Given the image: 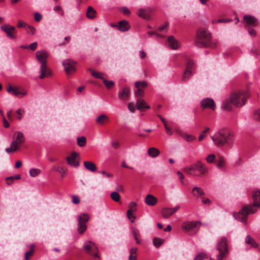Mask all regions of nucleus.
<instances>
[{
	"instance_id": "f257e3e1",
	"label": "nucleus",
	"mask_w": 260,
	"mask_h": 260,
	"mask_svg": "<svg viewBox=\"0 0 260 260\" xmlns=\"http://www.w3.org/2000/svg\"><path fill=\"white\" fill-rule=\"evenodd\" d=\"M253 204L243 206L239 212L234 213L233 215L238 220L245 224L247 223V219L249 214H254L257 211V208L260 207V191L255 190L253 192Z\"/></svg>"
},
{
	"instance_id": "f03ea898",
	"label": "nucleus",
	"mask_w": 260,
	"mask_h": 260,
	"mask_svg": "<svg viewBox=\"0 0 260 260\" xmlns=\"http://www.w3.org/2000/svg\"><path fill=\"white\" fill-rule=\"evenodd\" d=\"M248 94L244 91L232 93L230 99L225 100L222 103V108L226 111L232 110V105L240 107L245 104Z\"/></svg>"
},
{
	"instance_id": "7ed1b4c3",
	"label": "nucleus",
	"mask_w": 260,
	"mask_h": 260,
	"mask_svg": "<svg viewBox=\"0 0 260 260\" xmlns=\"http://www.w3.org/2000/svg\"><path fill=\"white\" fill-rule=\"evenodd\" d=\"M211 139L218 147H222L225 145H231L234 140V134L230 129L224 128L220 129Z\"/></svg>"
},
{
	"instance_id": "20e7f679",
	"label": "nucleus",
	"mask_w": 260,
	"mask_h": 260,
	"mask_svg": "<svg viewBox=\"0 0 260 260\" xmlns=\"http://www.w3.org/2000/svg\"><path fill=\"white\" fill-rule=\"evenodd\" d=\"M195 44L199 47H209L214 48L216 46L215 42L212 41L211 35L206 29L201 28L197 32Z\"/></svg>"
},
{
	"instance_id": "39448f33",
	"label": "nucleus",
	"mask_w": 260,
	"mask_h": 260,
	"mask_svg": "<svg viewBox=\"0 0 260 260\" xmlns=\"http://www.w3.org/2000/svg\"><path fill=\"white\" fill-rule=\"evenodd\" d=\"M25 142L24 134L20 131H16L13 136V141L11 142L10 147L7 148L5 151L8 154H12L17 150H20L21 146Z\"/></svg>"
},
{
	"instance_id": "423d86ee",
	"label": "nucleus",
	"mask_w": 260,
	"mask_h": 260,
	"mask_svg": "<svg viewBox=\"0 0 260 260\" xmlns=\"http://www.w3.org/2000/svg\"><path fill=\"white\" fill-rule=\"evenodd\" d=\"M216 250L219 252L217 260H223L229 254L228 239L225 237H222L216 246Z\"/></svg>"
},
{
	"instance_id": "0eeeda50",
	"label": "nucleus",
	"mask_w": 260,
	"mask_h": 260,
	"mask_svg": "<svg viewBox=\"0 0 260 260\" xmlns=\"http://www.w3.org/2000/svg\"><path fill=\"white\" fill-rule=\"evenodd\" d=\"M200 224L198 221H185L182 223V229L184 232L193 235L198 232Z\"/></svg>"
},
{
	"instance_id": "6e6552de",
	"label": "nucleus",
	"mask_w": 260,
	"mask_h": 260,
	"mask_svg": "<svg viewBox=\"0 0 260 260\" xmlns=\"http://www.w3.org/2000/svg\"><path fill=\"white\" fill-rule=\"evenodd\" d=\"M83 248L87 254L92 255L95 258H100L98 247L92 241L90 240L86 241L83 244Z\"/></svg>"
},
{
	"instance_id": "1a4fd4ad",
	"label": "nucleus",
	"mask_w": 260,
	"mask_h": 260,
	"mask_svg": "<svg viewBox=\"0 0 260 260\" xmlns=\"http://www.w3.org/2000/svg\"><path fill=\"white\" fill-rule=\"evenodd\" d=\"M89 219V216L86 213H81L78 219V232L82 234L87 229L86 223Z\"/></svg>"
},
{
	"instance_id": "9d476101",
	"label": "nucleus",
	"mask_w": 260,
	"mask_h": 260,
	"mask_svg": "<svg viewBox=\"0 0 260 260\" xmlns=\"http://www.w3.org/2000/svg\"><path fill=\"white\" fill-rule=\"evenodd\" d=\"M194 172L197 171L199 174L196 176L199 177H204L207 176L209 173V169L206 164L203 163L201 160H198L193 164Z\"/></svg>"
},
{
	"instance_id": "9b49d317",
	"label": "nucleus",
	"mask_w": 260,
	"mask_h": 260,
	"mask_svg": "<svg viewBox=\"0 0 260 260\" xmlns=\"http://www.w3.org/2000/svg\"><path fill=\"white\" fill-rule=\"evenodd\" d=\"M76 62H75L70 59L64 60L62 62V65L64 68L66 73L69 75L71 73L76 72Z\"/></svg>"
},
{
	"instance_id": "f8f14e48",
	"label": "nucleus",
	"mask_w": 260,
	"mask_h": 260,
	"mask_svg": "<svg viewBox=\"0 0 260 260\" xmlns=\"http://www.w3.org/2000/svg\"><path fill=\"white\" fill-rule=\"evenodd\" d=\"M153 9L150 8H141L138 10L137 15L145 20H150L153 13Z\"/></svg>"
},
{
	"instance_id": "ddd939ff",
	"label": "nucleus",
	"mask_w": 260,
	"mask_h": 260,
	"mask_svg": "<svg viewBox=\"0 0 260 260\" xmlns=\"http://www.w3.org/2000/svg\"><path fill=\"white\" fill-rule=\"evenodd\" d=\"M7 91L8 92L15 96H19L20 98H22L27 94V91L25 89H21V90H20L18 87L13 86L10 84L7 86Z\"/></svg>"
},
{
	"instance_id": "4468645a",
	"label": "nucleus",
	"mask_w": 260,
	"mask_h": 260,
	"mask_svg": "<svg viewBox=\"0 0 260 260\" xmlns=\"http://www.w3.org/2000/svg\"><path fill=\"white\" fill-rule=\"evenodd\" d=\"M1 28L6 34L9 38L11 39H15L16 38L15 36L16 30L14 26L9 24H4L1 26Z\"/></svg>"
},
{
	"instance_id": "2eb2a0df",
	"label": "nucleus",
	"mask_w": 260,
	"mask_h": 260,
	"mask_svg": "<svg viewBox=\"0 0 260 260\" xmlns=\"http://www.w3.org/2000/svg\"><path fill=\"white\" fill-rule=\"evenodd\" d=\"M40 72L41 74L39 76V78L41 79L48 78L52 76L51 71L48 67L47 64H41Z\"/></svg>"
},
{
	"instance_id": "dca6fc26",
	"label": "nucleus",
	"mask_w": 260,
	"mask_h": 260,
	"mask_svg": "<svg viewBox=\"0 0 260 260\" xmlns=\"http://www.w3.org/2000/svg\"><path fill=\"white\" fill-rule=\"evenodd\" d=\"M49 56L45 51H38L36 53V57L41 64H47V58Z\"/></svg>"
},
{
	"instance_id": "f3484780",
	"label": "nucleus",
	"mask_w": 260,
	"mask_h": 260,
	"mask_svg": "<svg viewBox=\"0 0 260 260\" xmlns=\"http://www.w3.org/2000/svg\"><path fill=\"white\" fill-rule=\"evenodd\" d=\"M201 106L204 109L210 108L212 110H214L216 108L214 101L210 98H205L202 100L201 102Z\"/></svg>"
},
{
	"instance_id": "a211bd4d",
	"label": "nucleus",
	"mask_w": 260,
	"mask_h": 260,
	"mask_svg": "<svg viewBox=\"0 0 260 260\" xmlns=\"http://www.w3.org/2000/svg\"><path fill=\"white\" fill-rule=\"evenodd\" d=\"M78 156V153L73 152L70 156L66 158L68 164L75 167H78L79 165V162L76 161V159Z\"/></svg>"
},
{
	"instance_id": "6ab92c4d",
	"label": "nucleus",
	"mask_w": 260,
	"mask_h": 260,
	"mask_svg": "<svg viewBox=\"0 0 260 260\" xmlns=\"http://www.w3.org/2000/svg\"><path fill=\"white\" fill-rule=\"evenodd\" d=\"M130 28L128 22L125 20L119 21L117 24L118 29L122 32L128 31Z\"/></svg>"
},
{
	"instance_id": "aec40b11",
	"label": "nucleus",
	"mask_w": 260,
	"mask_h": 260,
	"mask_svg": "<svg viewBox=\"0 0 260 260\" xmlns=\"http://www.w3.org/2000/svg\"><path fill=\"white\" fill-rule=\"evenodd\" d=\"M244 20L246 23V28L248 27L249 26H255L258 24L257 20L254 17L251 16H244Z\"/></svg>"
},
{
	"instance_id": "412c9836",
	"label": "nucleus",
	"mask_w": 260,
	"mask_h": 260,
	"mask_svg": "<svg viewBox=\"0 0 260 260\" xmlns=\"http://www.w3.org/2000/svg\"><path fill=\"white\" fill-rule=\"evenodd\" d=\"M131 90L128 87H124L118 93V98L121 100L126 101L129 97Z\"/></svg>"
},
{
	"instance_id": "4be33fe9",
	"label": "nucleus",
	"mask_w": 260,
	"mask_h": 260,
	"mask_svg": "<svg viewBox=\"0 0 260 260\" xmlns=\"http://www.w3.org/2000/svg\"><path fill=\"white\" fill-rule=\"evenodd\" d=\"M167 43L168 45L172 49H177L179 47V42L172 36L168 38Z\"/></svg>"
},
{
	"instance_id": "5701e85b",
	"label": "nucleus",
	"mask_w": 260,
	"mask_h": 260,
	"mask_svg": "<svg viewBox=\"0 0 260 260\" xmlns=\"http://www.w3.org/2000/svg\"><path fill=\"white\" fill-rule=\"evenodd\" d=\"M109 121V117L105 114H102L98 116L95 120L96 122L99 125H104Z\"/></svg>"
},
{
	"instance_id": "b1692460",
	"label": "nucleus",
	"mask_w": 260,
	"mask_h": 260,
	"mask_svg": "<svg viewBox=\"0 0 260 260\" xmlns=\"http://www.w3.org/2000/svg\"><path fill=\"white\" fill-rule=\"evenodd\" d=\"M136 108L138 110H140L142 111L143 109H148L150 108V106L146 104V102L144 100L139 98L137 101Z\"/></svg>"
},
{
	"instance_id": "393cba45",
	"label": "nucleus",
	"mask_w": 260,
	"mask_h": 260,
	"mask_svg": "<svg viewBox=\"0 0 260 260\" xmlns=\"http://www.w3.org/2000/svg\"><path fill=\"white\" fill-rule=\"evenodd\" d=\"M83 164L85 168L88 171L94 172L97 170L96 165L92 161H85Z\"/></svg>"
},
{
	"instance_id": "a878e982",
	"label": "nucleus",
	"mask_w": 260,
	"mask_h": 260,
	"mask_svg": "<svg viewBox=\"0 0 260 260\" xmlns=\"http://www.w3.org/2000/svg\"><path fill=\"white\" fill-rule=\"evenodd\" d=\"M157 202V199L151 194H148L146 197L145 202L149 206L155 205Z\"/></svg>"
},
{
	"instance_id": "bb28decb",
	"label": "nucleus",
	"mask_w": 260,
	"mask_h": 260,
	"mask_svg": "<svg viewBox=\"0 0 260 260\" xmlns=\"http://www.w3.org/2000/svg\"><path fill=\"white\" fill-rule=\"evenodd\" d=\"M88 70L90 71L91 75L95 78L101 79L103 80L105 78L106 75L103 73L96 71L92 69H88Z\"/></svg>"
},
{
	"instance_id": "cd10ccee",
	"label": "nucleus",
	"mask_w": 260,
	"mask_h": 260,
	"mask_svg": "<svg viewBox=\"0 0 260 260\" xmlns=\"http://www.w3.org/2000/svg\"><path fill=\"white\" fill-rule=\"evenodd\" d=\"M86 14L88 18L92 19L96 17V12L91 6H89Z\"/></svg>"
},
{
	"instance_id": "c85d7f7f",
	"label": "nucleus",
	"mask_w": 260,
	"mask_h": 260,
	"mask_svg": "<svg viewBox=\"0 0 260 260\" xmlns=\"http://www.w3.org/2000/svg\"><path fill=\"white\" fill-rule=\"evenodd\" d=\"M159 150L155 147H150L148 149V154L151 157H155L159 155Z\"/></svg>"
},
{
	"instance_id": "c756f323",
	"label": "nucleus",
	"mask_w": 260,
	"mask_h": 260,
	"mask_svg": "<svg viewBox=\"0 0 260 260\" xmlns=\"http://www.w3.org/2000/svg\"><path fill=\"white\" fill-rule=\"evenodd\" d=\"M161 214L164 218H168L174 213L172 212L171 208H163L161 211Z\"/></svg>"
},
{
	"instance_id": "7c9ffc66",
	"label": "nucleus",
	"mask_w": 260,
	"mask_h": 260,
	"mask_svg": "<svg viewBox=\"0 0 260 260\" xmlns=\"http://www.w3.org/2000/svg\"><path fill=\"white\" fill-rule=\"evenodd\" d=\"M179 135L185 139L187 142H191L196 140V137L191 135L187 134L184 132H180L178 133Z\"/></svg>"
},
{
	"instance_id": "2f4dec72",
	"label": "nucleus",
	"mask_w": 260,
	"mask_h": 260,
	"mask_svg": "<svg viewBox=\"0 0 260 260\" xmlns=\"http://www.w3.org/2000/svg\"><path fill=\"white\" fill-rule=\"evenodd\" d=\"M225 161L223 157L219 156L216 160V166L221 169H223L225 168Z\"/></svg>"
},
{
	"instance_id": "473e14b6",
	"label": "nucleus",
	"mask_w": 260,
	"mask_h": 260,
	"mask_svg": "<svg viewBox=\"0 0 260 260\" xmlns=\"http://www.w3.org/2000/svg\"><path fill=\"white\" fill-rule=\"evenodd\" d=\"M192 191L193 196L197 197L199 196H203L205 194L203 189L199 187H193Z\"/></svg>"
},
{
	"instance_id": "72a5a7b5",
	"label": "nucleus",
	"mask_w": 260,
	"mask_h": 260,
	"mask_svg": "<svg viewBox=\"0 0 260 260\" xmlns=\"http://www.w3.org/2000/svg\"><path fill=\"white\" fill-rule=\"evenodd\" d=\"M245 242L247 244L251 245L253 247H256L258 246V244L255 242L254 239L249 235L247 236L246 237Z\"/></svg>"
},
{
	"instance_id": "f704fd0d",
	"label": "nucleus",
	"mask_w": 260,
	"mask_h": 260,
	"mask_svg": "<svg viewBox=\"0 0 260 260\" xmlns=\"http://www.w3.org/2000/svg\"><path fill=\"white\" fill-rule=\"evenodd\" d=\"M192 72L191 71L185 70L181 78L182 81L185 82L188 80L191 76Z\"/></svg>"
},
{
	"instance_id": "c9c22d12",
	"label": "nucleus",
	"mask_w": 260,
	"mask_h": 260,
	"mask_svg": "<svg viewBox=\"0 0 260 260\" xmlns=\"http://www.w3.org/2000/svg\"><path fill=\"white\" fill-rule=\"evenodd\" d=\"M183 171L185 173L190 175L196 176L197 174L194 172L193 164L189 167H185L183 169Z\"/></svg>"
},
{
	"instance_id": "e433bc0d",
	"label": "nucleus",
	"mask_w": 260,
	"mask_h": 260,
	"mask_svg": "<svg viewBox=\"0 0 260 260\" xmlns=\"http://www.w3.org/2000/svg\"><path fill=\"white\" fill-rule=\"evenodd\" d=\"M137 248H132L129 251L130 254L128 257L129 260H137Z\"/></svg>"
},
{
	"instance_id": "4c0bfd02",
	"label": "nucleus",
	"mask_w": 260,
	"mask_h": 260,
	"mask_svg": "<svg viewBox=\"0 0 260 260\" xmlns=\"http://www.w3.org/2000/svg\"><path fill=\"white\" fill-rule=\"evenodd\" d=\"M53 169L55 171L59 172L61 174V177H63L66 175V170L62 166L57 165L56 166H54Z\"/></svg>"
},
{
	"instance_id": "58836bf2",
	"label": "nucleus",
	"mask_w": 260,
	"mask_h": 260,
	"mask_svg": "<svg viewBox=\"0 0 260 260\" xmlns=\"http://www.w3.org/2000/svg\"><path fill=\"white\" fill-rule=\"evenodd\" d=\"M132 234L136 243L138 244H140L141 243V241L138 239V236L139 235V232L138 230L134 228H133Z\"/></svg>"
},
{
	"instance_id": "ea45409f",
	"label": "nucleus",
	"mask_w": 260,
	"mask_h": 260,
	"mask_svg": "<svg viewBox=\"0 0 260 260\" xmlns=\"http://www.w3.org/2000/svg\"><path fill=\"white\" fill-rule=\"evenodd\" d=\"M77 144L80 147H84L86 142V139L85 137H79L77 139Z\"/></svg>"
},
{
	"instance_id": "a19ab883",
	"label": "nucleus",
	"mask_w": 260,
	"mask_h": 260,
	"mask_svg": "<svg viewBox=\"0 0 260 260\" xmlns=\"http://www.w3.org/2000/svg\"><path fill=\"white\" fill-rule=\"evenodd\" d=\"M34 245H31V248L29 251L26 252L25 254V260H29L30 257L33 255L34 253Z\"/></svg>"
},
{
	"instance_id": "79ce46f5",
	"label": "nucleus",
	"mask_w": 260,
	"mask_h": 260,
	"mask_svg": "<svg viewBox=\"0 0 260 260\" xmlns=\"http://www.w3.org/2000/svg\"><path fill=\"white\" fill-rule=\"evenodd\" d=\"M135 86L136 87H139L143 89V88H145L147 87L148 83L145 81H137L135 82Z\"/></svg>"
},
{
	"instance_id": "37998d69",
	"label": "nucleus",
	"mask_w": 260,
	"mask_h": 260,
	"mask_svg": "<svg viewBox=\"0 0 260 260\" xmlns=\"http://www.w3.org/2000/svg\"><path fill=\"white\" fill-rule=\"evenodd\" d=\"M194 66V62L191 59H187V62L186 64L185 70L191 71L192 72V70Z\"/></svg>"
},
{
	"instance_id": "c03bdc74",
	"label": "nucleus",
	"mask_w": 260,
	"mask_h": 260,
	"mask_svg": "<svg viewBox=\"0 0 260 260\" xmlns=\"http://www.w3.org/2000/svg\"><path fill=\"white\" fill-rule=\"evenodd\" d=\"M29 175L32 177H35L39 175L41 173V170L38 169H31L29 171Z\"/></svg>"
},
{
	"instance_id": "a18cd8bd",
	"label": "nucleus",
	"mask_w": 260,
	"mask_h": 260,
	"mask_svg": "<svg viewBox=\"0 0 260 260\" xmlns=\"http://www.w3.org/2000/svg\"><path fill=\"white\" fill-rule=\"evenodd\" d=\"M110 196H111V199L115 202H119L120 201V196L117 192H116V191L112 192L111 193Z\"/></svg>"
},
{
	"instance_id": "49530a36",
	"label": "nucleus",
	"mask_w": 260,
	"mask_h": 260,
	"mask_svg": "<svg viewBox=\"0 0 260 260\" xmlns=\"http://www.w3.org/2000/svg\"><path fill=\"white\" fill-rule=\"evenodd\" d=\"M103 82L108 89L112 88L114 85V82L113 81L107 80L105 78L103 79Z\"/></svg>"
},
{
	"instance_id": "de8ad7c7",
	"label": "nucleus",
	"mask_w": 260,
	"mask_h": 260,
	"mask_svg": "<svg viewBox=\"0 0 260 260\" xmlns=\"http://www.w3.org/2000/svg\"><path fill=\"white\" fill-rule=\"evenodd\" d=\"M164 242V240L159 238L155 237L153 239V243L156 247H159Z\"/></svg>"
},
{
	"instance_id": "09e8293b",
	"label": "nucleus",
	"mask_w": 260,
	"mask_h": 260,
	"mask_svg": "<svg viewBox=\"0 0 260 260\" xmlns=\"http://www.w3.org/2000/svg\"><path fill=\"white\" fill-rule=\"evenodd\" d=\"M136 206H137L136 203L134 202H132L129 204V206H128L129 209L127 210L129 214H130L131 213V212H133L136 211Z\"/></svg>"
},
{
	"instance_id": "8fccbe9b",
	"label": "nucleus",
	"mask_w": 260,
	"mask_h": 260,
	"mask_svg": "<svg viewBox=\"0 0 260 260\" xmlns=\"http://www.w3.org/2000/svg\"><path fill=\"white\" fill-rule=\"evenodd\" d=\"M137 90L135 91V95L138 99L141 98L144 96V91L143 90L139 87H136Z\"/></svg>"
},
{
	"instance_id": "3c124183",
	"label": "nucleus",
	"mask_w": 260,
	"mask_h": 260,
	"mask_svg": "<svg viewBox=\"0 0 260 260\" xmlns=\"http://www.w3.org/2000/svg\"><path fill=\"white\" fill-rule=\"evenodd\" d=\"M209 131L210 128L209 127H206L204 131H203L201 134L200 135L198 138L199 141H202L206 137V134Z\"/></svg>"
},
{
	"instance_id": "603ef678",
	"label": "nucleus",
	"mask_w": 260,
	"mask_h": 260,
	"mask_svg": "<svg viewBox=\"0 0 260 260\" xmlns=\"http://www.w3.org/2000/svg\"><path fill=\"white\" fill-rule=\"evenodd\" d=\"M206 160L208 163H213L215 160V155L213 154H209L206 157Z\"/></svg>"
},
{
	"instance_id": "864d4df0",
	"label": "nucleus",
	"mask_w": 260,
	"mask_h": 260,
	"mask_svg": "<svg viewBox=\"0 0 260 260\" xmlns=\"http://www.w3.org/2000/svg\"><path fill=\"white\" fill-rule=\"evenodd\" d=\"M207 257V255L204 253H199L194 258V260H203Z\"/></svg>"
},
{
	"instance_id": "5fc2aeb1",
	"label": "nucleus",
	"mask_w": 260,
	"mask_h": 260,
	"mask_svg": "<svg viewBox=\"0 0 260 260\" xmlns=\"http://www.w3.org/2000/svg\"><path fill=\"white\" fill-rule=\"evenodd\" d=\"M253 118L255 120L260 121V109L257 110L254 112Z\"/></svg>"
},
{
	"instance_id": "6e6d98bb",
	"label": "nucleus",
	"mask_w": 260,
	"mask_h": 260,
	"mask_svg": "<svg viewBox=\"0 0 260 260\" xmlns=\"http://www.w3.org/2000/svg\"><path fill=\"white\" fill-rule=\"evenodd\" d=\"M120 11L125 15H129L131 14V11L126 7H122Z\"/></svg>"
},
{
	"instance_id": "4d7b16f0",
	"label": "nucleus",
	"mask_w": 260,
	"mask_h": 260,
	"mask_svg": "<svg viewBox=\"0 0 260 260\" xmlns=\"http://www.w3.org/2000/svg\"><path fill=\"white\" fill-rule=\"evenodd\" d=\"M14 181V177H9L6 179V183L10 185H11Z\"/></svg>"
},
{
	"instance_id": "13d9d810",
	"label": "nucleus",
	"mask_w": 260,
	"mask_h": 260,
	"mask_svg": "<svg viewBox=\"0 0 260 260\" xmlns=\"http://www.w3.org/2000/svg\"><path fill=\"white\" fill-rule=\"evenodd\" d=\"M72 202L74 204H78L80 202V199L77 196H72Z\"/></svg>"
},
{
	"instance_id": "bf43d9fd",
	"label": "nucleus",
	"mask_w": 260,
	"mask_h": 260,
	"mask_svg": "<svg viewBox=\"0 0 260 260\" xmlns=\"http://www.w3.org/2000/svg\"><path fill=\"white\" fill-rule=\"evenodd\" d=\"M127 216L128 218L132 222H133L134 221V220L136 219V216L133 214V212H131V213L129 214L128 211H127Z\"/></svg>"
},
{
	"instance_id": "052dcab7",
	"label": "nucleus",
	"mask_w": 260,
	"mask_h": 260,
	"mask_svg": "<svg viewBox=\"0 0 260 260\" xmlns=\"http://www.w3.org/2000/svg\"><path fill=\"white\" fill-rule=\"evenodd\" d=\"M42 19V15L39 13H36L35 14V20L37 22H39Z\"/></svg>"
},
{
	"instance_id": "680f3d73",
	"label": "nucleus",
	"mask_w": 260,
	"mask_h": 260,
	"mask_svg": "<svg viewBox=\"0 0 260 260\" xmlns=\"http://www.w3.org/2000/svg\"><path fill=\"white\" fill-rule=\"evenodd\" d=\"M37 45H38V44H37V42H34L31 44H30L29 45V48L32 51H34L36 49L37 47Z\"/></svg>"
},
{
	"instance_id": "e2e57ef3",
	"label": "nucleus",
	"mask_w": 260,
	"mask_h": 260,
	"mask_svg": "<svg viewBox=\"0 0 260 260\" xmlns=\"http://www.w3.org/2000/svg\"><path fill=\"white\" fill-rule=\"evenodd\" d=\"M128 109L131 112H134L135 111V108L134 104L132 103H128Z\"/></svg>"
},
{
	"instance_id": "0e129e2a",
	"label": "nucleus",
	"mask_w": 260,
	"mask_h": 260,
	"mask_svg": "<svg viewBox=\"0 0 260 260\" xmlns=\"http://www.w3.org/2000/svg\"><path fill=\"white\" fill-rule=\"evenodd\" d=\"M54 10L56 12H61V15H63V12L62 11V8L60 6H57L54 8Z\"/></svg>"
},
{
	"instance_id": "69168bd1",
	"label": "nucleus",
	"mask_w": 260,
	"mask_h": 260,
	"mask_svg": "<svg viewBox=\"0 0 260 260\" xmlns=\"http://www.w3.org/2000/svg\"><path fill=\"white\" fill-rule=\"evenodd\" d=\"M177 174L178 175L179 178L181 180V183L182 184H183V179H184L183 174L180 171H177Z\"/></svg>"
},
{
	"instance_id": "338daca9",
	"label": "nucleus",
	"mask_w": 260,
	"mask_h": 260,
	"mask_svg": "<svg viewBox=\"0 0 260 260\" xmlns=\"http://www.w3.org/2000/svg\"><path fill=\"white\" fill-rule=\"evenodd\" d=\"M3 121L4 127H6V128L9 127V126H10V124H9L8 121L6 120V118L5 117V116H3Z\"/></svg>"
},
{
	"instance_id": "774afa93",
	"label": "nucleus",
	"mask_w": 260,
	"mask_h": 260,
	"mask_svg": "<svg viewBox=\"0 0 260 260\" xmlns=\"http://www.w3.org/2000/svg\"><path fill=\"white\" fill-rule=\"evenodd\" d=\"M26 25V24L24 23L22 21L19 20L17 23V27L21 28L24 27Z\"/></svg>"
}]
</instances>
